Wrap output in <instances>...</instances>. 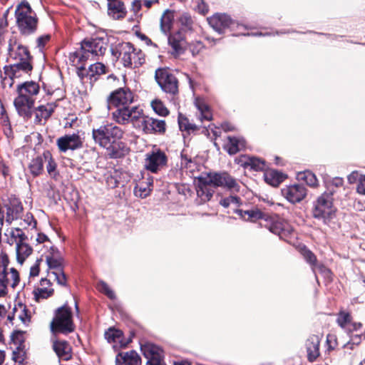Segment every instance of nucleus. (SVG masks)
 <instances>
[{
	"mask_svg": "<svg viewBox=\"0 0 365 365\" xmlns=\"http://www.w3.org/2000/svg\"><path fill=\"white\" fill-rule=\"evenodd\" d=\"M220 204L224 207H228L232 205L239 206L241 204V199L236 195H230L227 197L222 198L220 200Z\"/></svg>",
	"mask_w": 365,
	"mask_h": 365,
	"instance_id": "603ef678",
	"label": "nucleus"
},
{
	"mask_svg": "<svg viewBox=\"0 0 365 365\" xmlns=\"http://www.w3.org/2000/svg\"><path fill=\"white\" fill-rule=\"evenodd\" d=\"M44 158L43 154L31 160L29 165V170L31 174L36 177L39 175L43 169Z\"/></svg>",
	"mask_w": 365,
	"mask_h": 365,
	"instance_id": "58836bf2",
	"label": "nucleus"
},
{
	"mask_svg": "<svg viewBox=\"0 0 365 365\" xmlns=\"http://www.w3.org/2000/svg\"><path fill=\"white\" fill-rule=\"evenodd\" d=\"M362 337L365 339V336L362 334H353L350 336V340L344 345V349H353L354 346L359 345L362 339Z\"/></svg>",
	"mask_w": 365,
	"mask_h": 365,
	"instance_id": "864d4df0",
	"label": "nucleus"
},
{
	"mask_svg": "<svg viewBox=\"0 0 365 365\" xmlns=\"http://www.w3.org/2000/svg\"><path fill=\"white\" fill-rule=\"evenodd\" d=\"M9 53L11 58L16 61V63H31L32 57L29 53L28 48L16 41L9 43Z\"/></svg>",
	"mask_w": 365,
	"mask_h": 365,
	"instance_id": "aec40b11",
	"label": "nucleus"
},
{
	"mask_svg": "<svg viewBox=\"0 0 365 365\" xmlns=\"http://www.w3.org/2000/svg\"><path fill=\"white\" fill-rule=\"evenodd\" d=\"M38 260L36 261V264L33 265L30 269V277H36L39 273V264Z\"/></svg>",
	"mask_w": 365,
	"mask_h": 365,
	"instance_id": "338daca9",
	"label": "nucleus"
},
{
	"mask_svg": "<svg viewBox=\"0 0 365 365\" xmlns=\"http://www.w3.org/2000/svg\"><path fill=\"white\" fill-rule=\"evenodd\" d=\"M50 285V279H47L46 278L41 279V286L42 287H39L34 290V298L37 302H39L41 299H47L53 294V289L46 287V286Z\"/></svg>",
	"mask_w": 365,
	"mask_h": 365,
	"instance_id": "473e14b6",
	"label": "nucleus"
},
{
	"mask_svg": "<svg viewBox=\"0 0 365 365\" xmlns=\"http://www.w3.org/2000/svg\"><path fill=\"white\" fill-rule=\"evenodd\" d=\"M106 150H108V154L112 158H122L128 153L129 151V148L124 143L118 140L113 142L111 146Z\"/></svg>",
	"mask_w": 365,
	"mask_h": 365,
	"instance_id": "7c9ffc66",
	"label": "nucleus"
},
{
	"mask_svg": "<svg viewBox=\"0 0 365 365\" xmlns=\"http://www.w3.org/2000/svg\"><path fill=\"white\" fill-rule=\"evenodd\" d=\"M235 212L246 221L255 222L259 219L265 218L264 215L258 209H252L249 210H236Z\"/></svg>",
	"mask_w": 365,
	"mask_h": 365,
	"instance_id": "4c0bfd02",
	"label": "nucleus"
},
{
	"mask_svg": "<svg viewBox=\"0 0 365 365\" xmlns=\"http://www.w3.org/2000/svg\"><path fill=\"white\" fill-rule=\"evenodd\" d=\"M108 48L107 38L102 37L85 38L81 43L79 50L70 55V61L79 68L78 76L82 75L83 65L88 60H95L106 53Z\"/></svg>",
	"mask_w": 365,
	"mask_h": 365,
	"instance_id": "7ed1b4c3",
	"label": "nucleus"
},
{
	"mask_svg": "<svg viewBox=\"0 0 365 365\" xmlns=\"http://www.w3.org/2000/svg\"><path fill=\"white\" fill-rule=\"evenodd\" d=\"M92 135L94 141L101 147L107 149L113 142L122 138L123 131L113 124L102 125L98 129H93Z\"/></svg>",
	"mask_w": 365,
	"mask_h": 365,
	"instance_id": "423d86ee",
	"label": "nucleus"
},
{
	"mask_svg": "<svg viewBox=\"0 0 365 365\" xmlns=\"http://www.w3.org/2000/svg\"><path fill=\"white\" fill-rule=\"evenodd\" d=\"M115 365H141V359L134 350L119 352L115 356Z\"/></svg>",
	"mask_w": 365,
	"mask_h": 365,
	"instance_id": "4be33fe9",
	"label": "nucleus"
},
{
	"mask_svg": "<svg viewBox=\"0 0 365 365\" xmlns=\"http://www.w3.org/2000/svg\"><path fill=\"white\" fill-rule=\"evenodd\" d=\"M320 338L318 335L310 336L306 341L307 357L309 361H314L319 356Z\"/></svg>",
	"mask_w": 365,
	"mask_h": 365,
	"instance_id": "393cba45",
	"label": "nucleus"
},
{
	"mask_svg": "<svg viewBox=\"0 0 365 365\" xmlns=\"http://www.w3.org/2000/svg\"><path fill=\"white\" fill-rule=\"evenodd\" d=\"M168 45L172 48V54L177 56L182 54L187 48V42L185 34L178 30L168 34Z\"/></svg>",
	"mask_w": 365,
	"mask_h": 365,
	"instance_id": "ddd939ff",
	"label": "nucleus"
},
{
	"mask_svg": "<svg viewBox=\"0 0 365 365\" xmlns=\"http://www.w3.org/2000/svg\"><path fill=\"white\" fill-rule=\"evenodd\" d=\"M45 257L48 269L51 271L62 269L61 259L58 257V251L53 247H51V251L45 255Z\"/></svg>",
	"mask_w": 365,
	"mask_h": 365,
	"instance_id": "72a5a7b5",
	"label": "nucleus"
},
{
	"mask_svg": "<svg viewBox=\"0 0 365 365\" xmlns=\"http://www.w3.org/2000/svg\"><path fill=\"white\" fill-rule=\"evenodd\" d=\"M9 321L19 320L23 324H26L30 321V317L28 314V310L25 305L19 303L14 306L12 312V315L8 316Z\"/></svg>",
	"mask_w": 365,
	"mask_h": 365,
	"instance_id": "bb28decb",
	"label": "nucleus"
},
{
	"mask_svg": "<svg viewBox=\"0 0 365 365\" xmlns=\"http://www.w3.org/2000/svg\"><path fill=\"white\" fill-rule=\"evenodd\" d=\"M282 196L290 203L300 202L307 196V189L302 184H293L281 190Z\"/></svg>",
	"mask_w": 365,
	"mask_h": 365,
	"instance_id": "4468645a",
	"label": "nucleus"
},
{
	"mask_svg": "<svg viewBox=\"0 0 365 365\" xmlns=\"http://www.w3.org/2000/svg\"><path fill=\"white\" fill-rule=\"evenodd\" d=\"M264 180L269 185L277 187L286 178V175L276 170H269L264 173Z\"/></svg>",
	"mask_w": 365,
	"mask_h": 365,
	"instance_id": "f704fd0d",
	"label": "nucleus"
},
{
	"mask_svg": "<svg viewBox=\"0 0 365 365\" xmlns=\"http://www.w3.org/2000/svg\"><path fill=\"white\" fill-rule=\"evenodd\" d=\"M133 101V96L132 92L125 88H119L113 92L108 98V104L113 105L116 107L122 106V108H128L131 109L133 107L129 108L128 104H130ZM121 109L118 108L117 110Z\"/></svg>",
	"mask_w": 365,
	"mask_h": 365,
	"instance_id": "2eb2a0df",
	"label": "nucleus"
},
{
	"mask_svg": "<svg viewBox=\"0 0 365 365\" xmlns=\"http://www.w3.org/2000/svg\"><path fill=\"white\" fill-rule=\"evenodd\" d=\"M118 51L125 67H138L144 63V55L142 51L135 49L129 42L120 43Z\"/></svg>",
	"mask_w": 365,
	"mask_h": 365,
	"instance_id": "1a4fd4ad",
	"label": "nucleus"
},
{
	"mask_svg": "<svg viewBox=\"0 0 365 365\" xmlns=\"http://www.w3.org/2000/svg\"><path fill=\"white\" fill-rule=\"evenodd\" d=\"M178 23L180 24L178 30H182L183 33L185 34L187 31H192L193 21L188 14L184 13L181 14L178 19Z\"/></svg>",
	"mask_w": 365,
	"mask_h": 365,
	"instance_id": "79ce46f5",
	"label": "nucleus"
},
{
	"mask_svg": "<svg viewBox=\"0 0 365 365\" xmlns=\"http://www.w3.org/2000/svg\"><path fill=\"white\" fill-rule=\"evenodd\" d=\"M106 183L110 187H115L118 182L110 174L106 175Z\"/></svg>",
	"mask_w": 365,
	"mask_h": 365,
	"instance_id": "0e129e2a",
	"label": "nucleus"
},
{
	"mask_svg": "<svg viewBox=\"0 0 365 365\" xmlns=\"http://www.w3.org/2000/svg\"><path fill=\"white\" fill-rule=\"evenodd\" d=\"M209 25L217 33L222 34L235 23L226 14H215L207 19Z\"/></svg>",
	"mask_w": 365,
	"mask_h": 365,
	"instance_id": "f3484780",
	"label": "nucleus"
},
{
	"mask_svg": "<svg viewBox=\"0 0 365 365\" xmlns=\"http://www.w3.org/2000/svg\"><path fill=\"white\" fill-rule=\"evenodd\" d=\"M7 286H9L4 278L1 277L0 278V297H4L7 293Z\"/></svg>",
	"mask_w": 365,
	"mask_h": 365,
	"instance_id": "e2e57ef3",
	"label": "nucleus"
},
{
	"mask_svg": "<svg viewBox=\"0 0 365 365\" xmlns=\"http://www.w3.org/2000/svg\"><path fill=\"white\" fill-rule=\"evenodd\" d=\"M297 178L304 181L310 187H316L318 186V180L316 175L309 170L299 173Z\"/></svg>",
	"mask_w": 365,
	"mask_h": 365,
	"instance_id": "37998d69",
	"label": "nucleus"
},
{
	"mask_svg": "<svg viewBox=\"0 0 365 365\" xmlns=\"http://www.w3.org/2000/svg\"><path fill=\"white\" fill-rule=\"evenodd\" d=\"M361 174H360L358 171L354 170L351 172L348 176H347V180L349 184H354L356 182H360V178L361 177Z\"/></svg>",
	"mask_w": 365,
	"mask_h": 365,
	"instance_id": "bf43d9fd",
	"label": "nucleus"
},
{
	"mask_svg": "<svg viewBox=\"0 0 365 365\" xmlns=\"http://www.w3.org/2000/svg\"><path fill=\"white\" fill-rule=\"evenodd\" d=\"M193 162L191 158H188L187 155L182 154L181 155V166L185 167L187 168H191Z\"/></svg>",
	"mask_w": 365,
	"mask_h": 365,
	"instance_id": "680f3d73",
	"label": "nucleus"
},
{
	"mask_svg": "<svg viewBox=\"0 0 365 365\" xmlns=\"http://www.w3.org/2000/svg\"><path fill=\"white\" fill-rule=\"evenodd\" d=\"M48 276L49 277L50 279H53L56 280L58 284L66 285V278L62 269L49 271Z\"/></svg>",
	"mask_w": 365,
	"mask_h": 365,
	"instance_id": "8fccbe9b",
	"label": "nucleus"
},
{
	"mask_svg": "<svg viewBox=\"0 0 365 365\" xmlns=\"http://www.w3.org/2000/svg\"><path fill=\"white\" fill-rule=\"evenodd\" d=\"M337 322L343 329H345L346 330H351V328L349 327L351 316L349 313L344 312H340L337 318Z\"/></svg>",
	"mask_w": 365,
	"mask_h": 365,
	"instance_id": "09e8293b",
	"label": "nucleus"
},
{
	"mask_svg": "<svg viewBox=\"0 0 365 365\" xmlns=\"http://www.w3.org/2000/svg\"><path fill=\"white\" fill-rule=\"evenodd\" d=\"M332 200L331 193L324 192L320 195L314 204V217L322 220L324 223H328L333 219L336 209L333 206Z\"/></svg>",
	"mask_w": 365,
	"mask_h": 365,
	"instance_id": "0eeeda50",
	"label": "nucleus"
},
{
	"mask_svg": "<svg viewBox=\"0 0 365 365\" xmlns=\"http://www.w3.org/2000/svg\"><path fill=\"white\" fill-rule=\"evenodd\" d=\"M16 25L22 36H28L34 34L38 28V19L30 4L24 1L15 10Z\"/></svg>",
	"mask_w": 365,
	"mask_h": 365,
	"instance_id": "39448f33",
	"label": "nucleus"
},
{
	"mask_svg": "<svg viewBox=\"0 0 365 365\" xmlns=\"http://www.w3.org/2000/svg\"><path fill=\"white\" fill-rule=\"evenodd\" d=\"M106 66L102 63H95L89 66L87 75L89 76L91 80L97 79V77L100 75L106 73Z\"/></svg>",
	"mask_w": 365,
	"mask_h": 365,
	"instance_id": "a19ab883",
	"label": "nucleus"
},
{
	"mask_svg": "<svg viewBox=\"0 0 365 365\" xmlns=\"http://www.w3.org/2000/svg\"><path fill=\"white\" fill-rule=\"evenodd\" d=\"M56 143L59 150L66 153L68 150H74L81 148L83 140L78 133H73L58 138Z\"/></svg>",
	"mask_w": 365,
	"mask_h": 365,
	"instance_id": "a211bd4d",
	"label": "nucleus"
},
{
	"mask_svg": "<svg viewBox=\"0 0 365 365\" xmlns=\"http://www.w3.org/2000/svg\"><path fill=\"white\" fill-rule=\"evenodd\" d=\"M32 69L31 63H14L10 66L4 67V75L15 79L21 78L29 76Z\"/></svg>",
	"mask_w": 365,
	"mask_h": 365,
	"instance_id": "6ab92c4d",
	"label": "nucleus"
},
{
	"mask_svg": "<svg viewBox=\"0 0 365 365\" xmlns=\"http://www.w3.org/2000/svg\"><path fill=\"white\" fill-rule=\"evenodd\" d=\"M141 351L148 359L147 365H165L163 360V350L159 346L148 343L141 346Z\"/></svg>",
	"mask_w": 365,
	"mask_h": 365,
	"instance_id": "dca6fc26",
	"label": "nucleus"
},
{
	"mask_svg": "<svg viewBox=\"0 0 365 365\" xmlns=\"http://www.w3.org/2000/svg\"><path fill=\"white\" fill-rule=\"evenodd\" d=\"M356 192L360 195H365V175H361L360 182L357 184Z\"/></svg>",
	"mask_w": 365,
	"mask_h": 365,
	"instance_id": "052dcab7",
	"label": "nucleus"
},
{
	"mask_svg": "<svg viewBox=\"0 0 365 365\" xmlns=\"http://www.w3.org/2000/svg\"><path fill=\"white\" fill-rule=\"evenodd\" d=\"M9 262L6 263L5 267L0 268V275L4 278L6 284L13 288L15 287L19 281L18 272L11 268L9 271L7 269Z\"/></svg>",
	"mask_w": 365,
	"mask_h": 365,
	"instance_id": "c756f323",
	"label": "nucleus"
},
{
	"mask_svg": "<svg viewBox=\"0 0 365 365\" xmlns=\"http://www.w3.org/2000/svg\"><path fill=\"white\" fill-rule=\"evenodd\" d=\"M195 106L200 112L199 118L201 121L206 120H210L212 118V113L210 110V108L203 101L196 100Z\"/></svg>",
	"mask_w": 365,
	"mask_h": 365,
	"instance_id": "c03bdc74",
	"label": "nucleus"
},
{
	"mask_svg": "<svg viewBox=\"0 0 365 365\" xmlns=\"http://www.w3.org/2000/svg\"><path fill=\"white\" fill-rule=\"evenodd\" d=\"M51 36L49 34H44L40 36L36 39L37 47L40 51H42L45 45L49 41Z\"/></svg>",
	"mask_w": 365,
	"mask_h": 365,
	"instance_id": "6e6d98bb",
	"label": "nucleus"
},
{
	"mask_svg": "<svg viewBox=\"0 0 365 365\" xmlns=\"http://www.w3.org/2000/svg\"><path fill=\"white\" fill-rule=\"evenodd\" d=\"M245 146V142L243 138L228 137L227 142L225 144L224 148L229 154L234 155L242 150Z\"/></svg>",
	"mask_w": 365,
	"mask_h": 365,
	"instance_id": "2f4dec72",
	"label": "nucleus"
},
{
	"mask_svg": "<svg viewBox=\"0 0 365 365\" xmlns=\"http://www.w3.org/2000/svg\"><path fill=\"white\" fill-rule=\"evenodd\" d=\"M264 227L280 239L285 240L293 231L292 226L278 216H269L264 218Z\"/></svg>",
	"mask_w": 365,
	"mask_h": 365,
	"instance_id": "9d476101",
	"label": "nucleus"
},
{
	"mask_svg": "<svg viewBox=\"0 0 365 365\" xmlns=\"http://www.w3.org/2000/svg\"><path fill=\"white\" fill-rule=\"evenodd\" d=\"M204 48L201 41H195L190 44V50L193 56L197 55Z\"/></svg>",
	"mask_w": 365,
	"mask_h": 365,
	"instance_id": "4d7b16f0",
	"label": "nucleus"
},
{
	"mask_svg": "<svg viewBox=\"0 0 365 365\" xmlns=\"http://www.w3.org/2000/svg\"><path fill=\"white\" fill-rule=\"evenodd\" d=\"M36 242L37 244H45L44 247H52V244L51 241L49 240L48 237L43 234V233H38L36 238Z\"/></svg>",
	"mask_w": 365,
	"mask_h": 365,
	"instance_id": "13d9d810",
	"label": "nucleus"
},
{
	"mask_svg": "<svg viewBox=\"0 0 365 365\" xmlns=\"http://www.w3.org/2000/svg\"><path fill=\"white\" fill-rule=\"evenodd\" d=\"M105 338L109 343L119 344L121 347H125L129 343L123 339V334L121 330L115 328H110L105 332Z\"/></svg>",
	"mask_w": 365,
	"mask_h": 365,
	"instance_id": "c85d7f7f",
	"label": "nucleus"
},
{
	"mask_svg": "<svg viewBox=\"0 0 365 365\" xmlns=\"http://www.w3.org/2000/svg\"><path fill=\"white\" fill-rule=\"evenodd\" d=\"M53 348L61 359L67 361L71 358V348L66 341H53Z\"/></svg>",
	"mask_w": 365,
	"mask_h": 365,
	"instance_id": "cd10ccee",
	"label": "nucleus"
},
{
	"mask_svg": "<svg viewBox=\"0 0 365 365\" xmlns=\"http://www.w3.org/2000/svg\"><path fill=\"white\" fill-rule=\"evenodd\" d=\"M301 254L304 259L312 267V269H314L317 266V257L314 253L304 247L301 249Z\"/></svg>",
	"mask_w": 365,
	"mask_h": 365,
	"instance_id": "3c124183",
	"label": "nucleus"
},
{
	"mask_svg": "<svg viewBox=\"0 0 365 365\" xmlns=\"http://www.w3.org/2000/svg\"><path fill=\"white\" fill-rule=\"evenodd\" d=\"M1 78L4 86H8L9 87H11L13 86L14 80L15 79L14 77H9L6 75H4V76H1Z\"/></svg>",
	"mask_w": 365,
	"mask_h": 365,
	"instance_id": "69168bd1",
	"label": "nucleus"
},
{
	"mask_svg": "<svg viewBox=\"0 0 365 365\" xmlns=\"http://www.w3.org/2000/svg\"><path fill=\"white\" fill-rule=\"evenodd\" d=\"M344 183V180L341 178H334L331 180V184L336 187H341Z\"/></svg>",
	"mask_w": 365,
	"mask_h": 365,
	"instance_id": "774afa93",
	"label": "nucleus"
},
{
	"mask_svg": "<svg viewBox=\"0 0 365 365\" xmlns=\"http://www.w3.org/2000/svg\"><path fill=\"white\" fill-rule=\"evenodd\" d=\"M73 329L71 309L65 304L56 310V316L51 323V330L53 333H68Z\"/></svg>",
	"mask_w": 365,
	"mask_h": 365,
	"instance_id": "6e6552de",
	"label": "nucleus"
},
{
	"mask_svg": "<svg viewBox=\"0 0 365 365\" xmlns=\"http://www.w3.org/2000/svg\"><path fill=\"white\" fill-rule=\"evenodd\" d=\"M155 80L166 93L175 94L178 91V81L168 70L159 68L155 71Z\"/></svg>",
	"mask_w": 365,
	"mask_h": 365,
	"instance_id": "9b49d317",
	"label": "nucleus"
},
{
	"mask_svg": "<svg viewBox=\"0 0 365 365\" xmlns=\"http://www.w3.org/2000/svg\"><path fill=\"white\" fill-rule=\"evenodd\" d=\"M97 288L101 292L105 294L110 299H114L115 298L114 292L106 282L103 281L99 282L98 283Z\"/></svg>",
	"mask_w": 365,
	"mask_h": 365,
	"instance_id": "5fc2aeb1",
	"label": "nucleus"
},
{
	"mask_svg": "<svg viewBox=\"0 0 365 365\" xmlns=\"http://www.w3.org/2000/svg\"><path fill=\"white\" fill-rule=\"evenodd\" d=\"M113 119L120 124L131 123L134 128L142 130L145 133H163L165 131V122L145 116L143 110L137 106L131 109L124 108L113 113Z\"/></svg>",
	"mask_w": 365,
	"mask_h": 365,
	"instance_id": "f257e3e1",
	"label": "nucleus"
},
{
	"mask_svg": "<svg viewBox=\"0 0 365 365\" xmlns=\"http://www.w3.org/2000/svg\"><path fill=\"white\" fill-rule=\"evenodd\" d=\"M56 107V103H48L37 107L35 110V123L43 124L51 115Z\"/></svg>",
	"mask_w": 365,
	"mask_h": 365,
	"instance_id": "5701e85b",
	"label": "nucleus"
},
{
	"mask_svg": "<svg viewBox=\"0 0 365 365\" xmlns=\"http://www.w3.org/2000/svg\"><path fill=\"white\" fill-rule=\"evenodd\" d=\"M33 252L32 247L26 242L23 241L16 246V254L17 262L22 264L27 257H29Z\"/></svg>",
	"mask_w": 365,
	"mask_h": 365,
	"instance_id": "c9c22d12",
	"label": "nucleus"
},
{
	"mask_svg": "<svg viewBox=\"0 0 365 365\" xmlns=\"http://www.w3.org/2000/svg\"><path fill=\"white\" fill-rule=\"evenodd\" d=\"M245 164L255 170H262L266 167L265 162L263 160L254 157L248 158Z\"/></svg>",
	"mask_w": 365,
	"mask_h": 365,
	"instance_id": "a18cd8bd",
	"label": "nucleus"
},
{
	"mask_svg": "<svg viewBox=\"0 0 365 365\" xmlns=\"http://www.w3.org/2000/svg\"><path fill=\"white\" fill-rule=\"evenodd\" d=\"M16 91L18 96L14 104L18 113L24 118H30L40 91L38 83L33 81H26L17 86Z\"/></svg>",
	"mask_w": 365,
	"mask_h": 365,
	"instance_id": "20e7f679",
	"label": "nucleus"
},
{
	"mask_svg": "<svg viewBox=\"0 0 365 365\" xmlns=\"http://www.w3.org/2000/svg\"><path fill=\"white\" fill-rule=\"evenodd\" d=\"M151 106L155 113L160 116H166L169 114V110L163 103V102L158 99H155L151 102Z\"/></svg>",
	"mask_w": 365,
	"mask_h": 365,
	"instance_id": "49530a36",
	"label": "nucleus"
},
{
	"mask_svg": "<svg viewBox=\"0 0 365 365\" xmlns=\"http://www.w3.org/2000/svg\"><path fill=\"white\" fill-rule=\"evenodd\" d=\"M196 192L200 202H205L212 198L214 188L222 187L232 192H239L238 182L226 172L203 173L197 178Z\"/></svg>",
	"mask_w": 365,
	"mask_h": 365,
	"instance_id": "f03ea898",
	"label": "nucleus"
},
{
	"mask_svg": "<svg viewBox=\"0 0 365 365\" xmlns=\"http://www.w3.org/2000/svg\"><path fill=\"white\" fill-rule=\"evenodd\" d=\"M142 179L135 186V196L145 198L148 196L153 189V178L148 173H142Z\"/></svg>",
	"mask_w": 365,
	"mask_h": 365,
	"instance_id": "412c9836",
	"label": "nucleus"
},
{
	"mask_svg": "<svg viewBox=\"0 0 365 365\" xmlns=\"http://www.w3.org/2000/svg\"><path fill=\"white\" fill-rule=\"evenodd\" d=\"M174 11L170 9L165 10L160 18V30L168 35L170 32L174 20Z\"/></svg>",
	"mask_w": 365,
	"mask_h": 365,
	"instance_id": "e433bc0d",
	"label": "nucleus"
},
{
	"mask_svg": "<svg viewBox=\"0 0 365 365\" xmlns=\"http://www.w3.org/2000/svg\"><path fill=\"white\" fill-rule=\"evenodd\" d=\"M6 236V242L10 245L20 244L23 241L27 240V236L25 235L24 232L17 227H11L6 230L5 233Z\"/></svg>",
	"mask_w": 365,
	"mask_h": 365,
	"instance_id": "a878e982",
	"label": "nucleus"
},
{
	"mask_svg": "<svg viewBox=\"0 0 365 365\" xmlns=\"http://www.w3.org/2000/svg\"><path fill=\"white\" fill-rule=\"evenodd\" d=\"M168 158L164 152L156 149L145 154L144 168L146 170L156 173L167 164Z\"/></svg>",
	"mask_w": 365,
	"mask_h": 365,
	"instance_id": "f8f14e48",
	"label": "nucleus"
},
{
	"mask_svg": "<svg viewBox=\"0 0 365 365\" xmlns=\"http://www.w3.org/2000/svg\"><path fill=\"white\" fill-rule=\"evenodd\" d=\"M126 9L124 3L120 0H110L108 1V14L115 19H123L126 15Z\"/></svg>",
	"mask_w": 365,
	"mask_h": 365,
	"instance_id": "b1692460",
	"label": "nucleus"
},
{
	"mask_svg": "<svg viewBox=\"0 0 365 365\" xmlns=\"http://www.w3.org/2000/svg\"><path fill=\"white\" fill-rule=\"evenodd\" d=\"M43 158L44 163H46V170L48 175L53 178H56L58 175V173L57 171V164L55 160L53 159L51 154L49 151L43 152Z\"/></svg>",
	"mask_w": 365,
	"mask_h": 365,
	"instance_id": "ea45409f",
	"label": "nucleus"
},
{
	"mask_svg": "<svg viewBox=\"0 0 365 365\" xmlns=\"http://www.w3.org/2000/svg\"><path fill=\"white\" fill-rule=\"evenodd\" d=\"M178 125L181 130L193 131L197 129V126L195 124L190 123L189 120L182 114L178 115Z\"/></svg>",
	"mask_w": 365,
	"mask_h": 365,
	"instance_id": "de8ad7c7",
	"label": "nucleus"
}]
</instances>
